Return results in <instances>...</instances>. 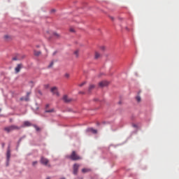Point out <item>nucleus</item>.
I'll return each instance as SVG.
<instances>
[{
  "instance_id": "7",
  "label": "nucleus",
  "mask_w": 179,
  "mask_h": 179,
  "mask_svg": "<svg viewBox=\"0 0 179 179\" xmlns=\"http://www.w3.org/2000/svg\"><path fill=\"white\" fill-rule=\"evenodd\" d=\"M63 101H64V103H71V101H72V99L67 95H64L63 96Z\"/></svg>"
},
{
  "instance_id": "21",
  "label": "nucleus",
  "mask_w": 179,
  "mask_h": 179,
  "mask_svg": "<svg viewBox=\"0 0 179 179\" xmlns=\"http://www.w3.org/2000/svg\"><path fill=\"white\" fill-rule=\"evenodd\" d=\"M69 31H71V33H75V29L71 27L70 28Z\"/></svg>"
},
{
  "instance_id": "6",
  "label": "nucleus",
  "mask_w": 179,
  "mask_h": 179,
  "mask_svg": "<svg viewBox=\"0 0 179 179\" xmlns=\"http://www.w3.org/2000/svg\"><path fill=\"white\" fill-rule=\"evenodd\" d=\"M51 92L53 94H55L56 96H59V92H58V88H57V87H52Z\"/></svg>"
},
{
  "instance_id": "34",
  "label": "nucleus",
  "mask_w": 179,
  "mask_h": 179,
  "mask_svg": "<svg viewBox=\"0 0 179 179\" xmlns=\"http://www.w3.org/2000/svg\"><path fill=\"white\" fill-rule=\"evenodd\" d=\"M80 94H83V92H79Z\"/></svg>"
},
{
  "instance_id": "11",
  "label": "nucleus",
  "mask_w": 179,
  "mask_h": 179,
  "mask_svg": "<svg viewBox=\"0 0 179 179\" xmlns=\"http://www.w3.org/2000/svg\"><path fill=\"white\" fill-rule=\"evenodd\" d=\"M87 132H92V134H97V130H96L93 128H88L87 129Z\"/></svg>"
},
{
  "instance_id": "19",
  "label": "nucleus",
  "mask_w": 179,
  "mask_h": 179,
  "mask_svg": "<svg viewBox=\"0 0 179 179\" xmlns=\"http://www.w3.org/2000/svg\"><path fill=\"white\" fill-rule=\"evenodd\" d=\"M45 113H54V109H50V110L46 109Z\"/></svg>"
},
{
  "instance_id": "4",
  "label": "nucleus",
  "mask_w": 179,
  "mask_h": 179,
  "mask_svg": "<svg viewBox=\"0 0 179 179\" xmlns=\"http://www.w3.org/2000/svg\"><path fill=\"white\" fill-rule=\"evenodd\" d=\"M24 57L25 56L23 55H17L15 57L13 58V61H20V59H23Z\"/></svg>"
},
{
  "instance_id": "2",
  "label": "nucleus",
  "mask_w": 179,
  "mask_h": 179,
  "mask_svg": "<svg viewBox=\"0 0 179 179\" xmlns=\"http://www.w3.org/2000/svg\"><path fill=\"white\" fill-rule=\"evenodd\" d=\"M69 159L73 161L80 160L82 157L76 154V152L73 151L71 155L68 157Z\"/></svg>"
},
{
  "instance_id": "9",
  "label": "nucleus",
  "mask_w": 179,
  "mask_h": 179,
  "mask_svg": "<svg viewBox=\"0 0 179 179\" xmlns=\"http://www.w3.org/2000/svg\"><path fill=\"white\" fill-rule=\"evenodd\" d=\"M108 85V82L107 81H102L99 83V87H104Z\"/></svg>"
},
{
  "instance_id": "29",
  "label": "nucleus",
  "mask_w": 179,
  "mask_h": 179,
  "mask_svg": "<svg viewBox=\"0 0 179 179\" xmlns=\"http://www.w3.org/2000/svg\"><path fill=\"white\" fill-rule=\"evenodd\" d=\"M48 107H50V104L46 105V108H48Z\"/></svg>"
},
{
  "instance_id": "8",
  "label": "nucleus",
  "mask_w": 179,
  "mask_h": 179,
  "mask_svg": "<svg viewBox=\"0 0 179 179\" xmlns=\"http://www.w3.org/2000/svg\"><path fill=\"white\" fill-rule=\"evenodd\" d=\"M79 164H75L73 165V174H78V171L79 170Z\"/></svg>"
},
{
  "instance_id": "33",
  "label": "nucleus",
  "mask_w": 179,
  "mask_h": 179,
  "mask_svg": "<svg viewBox=\"0 0 179 179\" xmlns=\"http://www.w3.org/2000/svg\"><path fill=\"white\" fill-rule=\"evenodd\" d=\"M55 53H56V52H55L53 53V55H55Z\"/></svg>"
},
{
  "instance_id": "17",
  "label": "nucleus",
  "mask_w": 179,
  "mask_h": 179,
  "mask_svg": "<svg viewBox=\"0 0 179 179\" xmlns=\"http://www.w3.org/2000/svg\"><path fill=\"white\" fill-rule=\"evenodd\" d=\"M74 55L78 58V57H79V50H76L74 52Z\"/></svg>"
},
{
  "instance_id": "27",
  "label": "nucleus",
  "mask_w": 179,
  "mask_h": 179,
  "mask_svg": "<svg viewBox=\"0 0 179 179\" xmlns=\"http://www.w3.org/2000/svg\"><path fill=\"white\" fill-rule=\"evenodd\" d=\"M50 12L51 13H54V12H55V9H52Z\"/></svg>"
},
{
  "instance_id": "32",
  "label": "nucleus",
  "mask_w": 179,
  "mask_h": 179,
  "mask_svg": "<svg viewBox=\"0 0 179 179\" xmlns=\"http://www.w3.org/2000/svg\"><path fill=\"white\" fill-rule=\"evenodd\" d=\"M10 122H12V119L10 120Z\"/></svg>"
},
{
  "instance_id": "26",
  "label": "nucleus",
  "mask_w": 179,
  "mask_h": 179,
  "mask_svg": "<svg viewBox=\"0 0 179 179\" xmlns=\"http://www.w3.org/2000/svg\"><path fill=\"white\" fill-rule=\"evenodd\" d=\"M54 35L56 36V37H59V34H58L57 33H54Z\"/></svg>"
},
{
  "instance_id": "28",
  "label": "nucleus",
  "mask_w": 179,
  "mask_h": 179,
  "mask_svg": "<svg viewBox=\"0 0 179 179\" xmlns=\"http://www.w3.org/2000/svg\"><path fill=\"white\" fill-rule=\"evenodd\" d=\"M4 38H9V36H5Z\"/></svg>"
},
{
  "instance_id": "5",
  "label": "nucleus",
  "mask_w": 179,
  "mask_h": 179,
  "mask_svg": "<svg viewBox=\"0 0 179 179\" xmlns=\"http://www.w3.org/2000/svg\"><path fill=\"white\" fill-rule=\"evenodd\" d=\"M48 159L44 157H41V164H43L44 166H47L48 164Z\"/></svg>"
},
{
  "instance_id": "24",
  "label": "nucleus",
  "mask_w": 179,
  "mask_h": 179,
  "mask_svg": "<svg viewBox=\"0 0 179 179\" xmlns=\"http://www.w3.org/2000/svg\"><path fill=\"white\" fill-rule=\"evenodd\" d=\"M35 129H36V131H40V127L35 126Z\"/></svg>"
},
{
  "instance_id": "36",
  "label": "nucleus",
  "mask_w": 179,
  "mask_h": 179,
  "mask_svg": "<svg viewBox=\"0 0 179 179\" xmlns=\"http://www.w3.org/2000/svg\"><path fill=\"white\" fill-rule=\"evenodd\" d=\"M0 112H1V109H0Z\"/></svg>"
},
{
  "instance_id": "12",
  "label": "nucleus",
  "mask_w": 179,
  "mask_h": 179,
  "mask_svg": "<svg viewBox=\"0 0 179 179\" xmlns=\"http://www.w3.org/2000/svg\"><path fill=\"white\" fill-rule=\"evenodd\" d=\"M31 123H30V122L29 121H25L24 122V127H31Z\"/></svg>"
},
{
  "instance_id": "3",
  "label": "nucleus",
  "mask_w": 179,
  "mask_h": 179,
  "mask_svg": "<svg viewBox=\"0 0 179 179\" xmlns=\"http://www.w3.org/2000/svg\"><path fill=\"white\" fill-rule=\"evenodd\" d=\"M6 166H9V160H10V150H7L6 153Z\"/></svg>"
},
{
  "instance_id": "1",
  "label": "nucleus",
  "mask_w": 179,
  "mask_h": 179,
  "mask_svg": "<svg viewBox=\"0 0 179 179\" xmlns=\"http://www.w3.org/2000/svg\"><path fill=\"white\" fill-rule=\"evenodd\" d=\"M20 127L16 125H11L4 128V131L9 134V132H12V131H19L20 129Z\"/></svg>"
},
{
  "instance_id": "30",
  "label": "nucleus",
  "mask_w": 179,
  "mask_h": 179,
  "mask_svg": "<svg viewBox=\"0 0 179 179\" xmlns=\"http://www.w3.org/2000/svg\"><path fill=\"white\" fill-rule=\"evenodd\" d=\"M133 127H134V128H136V124H134Z\"/></svg>"
},
{
  "instance_id": "15",
  "label": "nucleus",
  "mask_w": 179,
  "mask_h": 179,
  "mask_svg": "<svg viewBox=\"0 0 179 179\" xmlns=\"http://www.w3.org/2000/svg\"><path fill=\"white\" fill-rule=\"evenodd\" d=\"M34 55L36 56V57H38V55H40L41 54V52H40V51H34Z\"/></svg>"
},
{
  "instance_id": "10",
  "label": "nucleus",
  "mask_w": 179,
  "mask_h": 179,
  "mask_svg": "<svg viewBox=\"0 0 179 179\" xmlns=\"http://www.w3.org/2000/svg\"><path fill=\"white\" fill-rule=\"evenodd\" d=\"M20 69H22V64H17L15 69V73H19V72H20Z\"/></svg>"
},
{
  "instance_id": "31",
  "label": "nucleus",
  "mask_w": 179,
  "mask_h": 179,
  "mask_svg": "<svg viewBox=\"0 0 179 179\" xmlns=\"http://www.w3.org/2000/svg\"><path fill=\"white\" fill-rule=\"evenodd\" d=\"M112 20H114V17H111Z\"/></svg>"
},
{
  "instance_id": "35",
  "label": "nucleus",
  "mask_w": 179,
  "mask_h": 179,
  "mask_svg": "<svg viewBox=\"0 0 179 179\" xmlns=\"http://www.w3.org/2000/svg\"><path fill=\"white\" fill-rule=\"evenodd\" d=\"M46 179H50V177L47 178Z\"/></svg>"
},
{
  "instance_id": "25",
  "label": "nucleus",
  "mask_w": 179,
  "mask_h": 179,
  "mask_svg": "<svg viewBox=\"0 0 179 179\" xmlns=\"http://www.w3.org/2000/svg\"><path fill=\"white\" fill-rule=\"evenodd\" d=\"M52 65H54V62H52L50 63V64L49 65V68H51V66H52Z\"/></svg>"
},
{
  "instance_id": "14",
  "label": "nucleus",
  "mask_w": 179,
  "mask_h": 179,
  "mask_svg": "<svg viewBox=\"0 0 179 179\" xmlns=\"http://www.w3.org/2000/svg\"><path fill=\"white\" fill-rule=\"evenodd\" d=\"M93 89H94V85H90L88 88L89 93H90V92H92L93 90Z\"/></svg>"
},
{
  "instance_id": "23",
  "label": "nucleus",
  "mask_w": 179,
  "mask_h": 179,
  "mask_svg": "<svg viewBox=\"0 0 179 179\" xmlns=\"http://www.w3.org/2000/svg\"><path fill=\"white\" fill-rule=\"evenodd\" d=\"M136 100L139 103L141 101V96H136Z\"/></svg>"
},
{
  "instance_id": "18",
  "label": "nucleus",
  "mask_w": 179,
  "mask_h": 179,
  "mask_svg": "<svg viewBox=\"0 0 179 179\" xmlns=\"http://www.w3.org/2000/svg\"><path fill=\"white\" fill-rule=\"evenodd\" d=\"M38 162H37V161H34V162H32V166H33V167H36V166H37V164H38Z\"/></svg>"
},
{
  "instance_id": "16",
  "label": "nucleus",
  "mask_w": 179,
  "mask_h": 179,
  "mask_svg": "<svg viewBox=\"0 0 179 179\" xmlns=\"http://www.w3.org/2000/svg\"><path fill=\"white\" fill-rule=\"evenodd\" d=\"M99 57H100V53L96 52H95V59H99Z\"/></svg>"
},
{
  "instance_id": "13",
  "label": "nucleus",
  "mask_w": 179,
  "mask_h": 179,
  "mask_svg": "<svg viewBox=\"0 0 179 179\" xmlns=\"http://www.w3.org/2000/svg\"><path fill=\"white\" fill-rule=\"evenodd\" d=\"M90 171H91L90 169H82V173H83L84 174L86 173H89Z\"/></svg>"
},
{
  "instance_id": "22",
  "label": "nucleus",
  "mask_w": 179,
  "mask_h": 179,
  "mask_svg": "<svg viewBox=\"0 0 179 179\" xmlns=\"http://www.w3.org/2000/svg\"><path fill=\"white\" fill-rule=\"evenodd\" d=\"M84 85H86V82H83V83L80 84V87H82V86H84Z\"/></svg>"
},
{
  "instance_id": "20",
  "label": "nucleus",
  "mask_w": 179,
  "mask_h": 179,
  "mask_svg": "<svg viewBox=\"0 0 179 179\" xmlns=\"http://www.w3.org/2000/svg\"><path fill=\"white\" fill-rule=\"evenodd\" d=\"M69 76H70V75L68 73L64 74V78H66V79H69Z\"/></svg>"
}]
</instances>
